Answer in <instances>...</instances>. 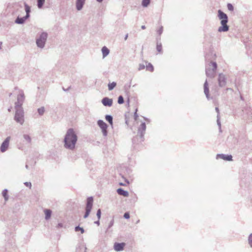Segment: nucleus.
I'll return each instance as SVG.
<instances>
[{
  "label": "nucleus",
  "mask_w": 252,
  "mask_h": 252,
  "mask_svg": "<svg viewBox=\"0 0 252 252\" xmlns=\"http://www.w3.org/2000/svg\"><path fill=\"white\" fill-rule=\"evenodd\" d=\"M78 140L76 132L73 128L68 129L63 138V147L65 149L73 150Z\"/></svg>",
  "instance_id": "1"
},
{
  "label": "nucleus",
  "mask_w": 252,
  "mask_h": 252,
  "mask_svg": "<svg viewBox=\"0 0 252 252\" xmlns=\"http://www.w3.org/2000/svg\"><path fill=\"white\" fill-rule=\"evenodd\" d=\"M218 17L221 24V26L219 27L218 31L220 32L228 31L229 28V26L227 24L228 21L227 15L222 12L221 10H218Z\"/></svg>",
  "instance_id": "2"
},
{
  "label": "nucleus",
  "mask_w": 252,
  "mask_h": 252,
  "mask_svg": "<svg viewBox=\"0 0 252 252\" xmlns=\"http://www.w3.org/2000/svg\"><path fill=\"white\" fill-rule=\"evenodd\" d=\"M48 38V33L46 32H41L36 36L35 43L37 47L40 49H43L46 43Z\"/></svg>",
  "instance_id": "3"
},
{
  "label": "nucleus",
  "mask_w": 252,
  "mask_h": 252,
  "mask_svg": "<svg viewBox=\"0 0 252 252\" xmlns=\"http://www.w3.org/2000/svg\"><path fill=\"white\" fill-rule=\"evenodd\" d=\"M217 68V63L216 62H211L206 66V74L210 78H214Z\"/></svg>",
  "instance_id": "4"
},
{
  "label": "nucleus",
  "mask_w": 252,
  "mask_h": 252,
  "mask_svg": "<svg viewBox=\"0 0 252 252\" xmlns=\"http://www.w3.org/2000/svg\"><path fill=\"white\" fill-rule=\"evenodd\" d=\"M15 109L16 111L14 116V120L21 125H23L25 122V119L24 112L23 108L15 107Z\"/></svg>",
  "instance_id": "5"
},
{
  "label": "nucleus",
  "mask_w": 252,
  "mask_h": 252,
  "mask_svg": "<svg viewBox=\"0 0 252 252\" xmlns=\"http://www.w3.org/2000/svg\"><path fill=\"white\" fill-rule=\"evenodd\" d=\"M97 124L99 127H100V128L101 129L103 135L104 137L107 136V129L108 128V125L106 124V123L103 120H99L97 121Z\"/></svg>",
  "instance_id": "6"
},
{
  "label": "nucleus",
  "mask_w": 252,
  "mask_h": 252,
  "mask_svg": "<svg viewBox=\"0 0 252 252\" xmlns=\"http://www.w3.org/2000/svg\"><path fill=\"white\" fill-rule=\"evenodd\" d=\"M25 100V95L23 92H20L19 94L17 96V101L15 103V107L22 108V105Z\"/></svg>",
  "instance_id": "7"
},
{
  "label": "nucleus",
  "mask_w": 252,
  "mask_h": 252,
  "mask_svg": "<svg viewBox=\"0 0 252 252\" xmlns=\"http://www.w3.org/2000/svg\"><path fill=\"white\" fill-rule=\"evenodd\" d=\"M11 138V137L10 136H8L4 140V141L2 142L0 147V151L1 153H4L8 149L9 147V141H10Z\"/></svg>",
  "instance_id": "8"
},
{
  "label": "nucleus",
  "mask_w": 252,
  "mask_h": 252,
  "mask_svg": "<svg viewBox=\"0 0 252 252\" xmlns=\"http://www.w3.org/2000/svg\"><path fill=\"white\" fill-rule=\"evenodd\" d=\"M218 82L220 87H224L226 84V77L225 74L220 73L218 74Z\"/></svg>",
  "instance_id": "9"
},
{
  "label": "nucleus",
  "mask_w": 252,
  "mask_h": 252,
  "mask_svg": "<svg viewBox=\"0 0 252 252\" xmlns=\"http://www.w3.org/2000/svg\"><path fill=\"white\" fill-rule=\"evenodd\" d=\"M221 159L226 161H232V156L231 155H224V154H218L217 155V159Z\"/></svg>",
  "instance_id": "10"
},
{
  "label": "nucleus",
  "mask_w": 252,
  "mask_h": 252,
  "mask_svg": "<svg viewBox=\"0 0 252 252\" xmlns=\"http://www.w3.org/2000/svg\"><path fill=\"white\" fill-rule=\"evenodd\" d=\"M146 128V126L145 123L144 122L142 123L138 129V133L139 134L141 137H142V136L144 135Z\"/></svg>",
  "instance_id": "11"
},
{
  "label": "nucleus",
  "mask_w": 252,
  "mask_h": 252,
  "mask_svg": "<svg viewBox=\"0 0 252 252\" xmlns=\"http://www.w3.org/2000/svg\"><path fill=\"white\" fill-rule=\"evenodd\" d=\"M126 244L124 243H115L114 245V249L117 252L122 251Z\"/></svg>",
  "instance_id": "12"
},
{
  "label": "nucleus",
  "mask_w": 252,
  "mask_h": 252,
  "mask_svg": "<svg viewBox=\"0 0 252 252\" xmlns=\"http://www.w3.org/2000/svg\"><path fill=\"white\" fill-rule=\"evenodd\" d=\"M86 0H76L75 6L77 10H81L85 3Z\"/></svg>",
  "instance_id": "13"
},
{
  "label": "nucleus",
  "mask_w": 252,
  "mask_h": 252,
  "mask_svg": "<svg viewBox=\"0 0 252 252\" xmlns=\"http://www.w3.org/2000/svg\"><path fill=\"white\" fill-rule=\"evenodd\" d=\"M101 102L102 104L105 106L110 107L113 104V100L111 98H109L108 97H105L103 98Z\"/></svg>",
  "instance_id": "14"
},
{
  "label": "nucleus",
  "mask_w": 252,
  "mask_h": 252,
  "mask_svg": "<svg viewBox=\"0 0 252 252\" xmlns=\"http://www.w3.org/2000/svg\"><path fill=\"white\" fill-rule=\"evenodd\" d=\"M204 94L208 99L210 98L209 95V89L207 80L205 81L203 85Z\"/></svg>",
  "instance_id": "15"
},
{
  "label": "nucleus",
  "mask_w": 252,
  "mask_h": 252,
  "mask_svg": "<svg viewBox=\"0 0 252 252\" xmlns=\"http://www.w3.org/2000/svg\"><path fill=\"white\" fill-rule=\"evenodd\" d=\"M43 212L45 215V219L46 220H49L51 217L52 211L49 209H45Z\"/></svg>",
  "instance_id": "16"
},
{
  "label": "nucleus",
  "mask_w": 252,
  "mask_h": 252,
  "mask_svg": "<svg viewBox=\"0 0 252 252\" xmlns=\"http://www.w3.org/2000/svg\"><path fill=\"white\" fill-rule=\"evenodd\" d=\"M93 203V198L92 197H90L87 199V202L86 209L92 210Z\"/></svg>",
  "instance_id": "17"
},
{
  "label": "nucleus",
  "mask_w": 252,
  "mask_h": 252,
  "mask_svg": "<svg viewBox=\"0 0 252 252\" xmlns=\"http://www.w3.org/2000/svg\"><path fill=\"white\" fill-rule=\"evenodd\" d=\"M24 6H25V10L26 11L25 17H26V18L28 19L30 16V13L31 12V7L29 5H28L26 2L24 3Z\"/></svg>",
  "instance_id": "18"
},
{
  "label": "nucleus",
  "mask_w": 252,
  "mask_h": 252,
  "mask_svg": "<svg viewBox=\"0 0 252 252\" xmlns=\"http://www.w3.org/2000/svg\"><path fill=\"white\" fill-rule=\"evenodd\" d=\"M27 19V18H26V16L23 17H20L18 16L16 19L15 22L17 24H22L25 22V21H26Z\"/></svg>",
  "instance_id": "19"
},
{
  "label": "nucleus",
  "mask_w": 252,
  "mask_h": 252,
  "mask_svg": "<svg viewBox=\"0 0 252 252\" xmlns=\"http://www.w3.org/2000/svg\"><path fill=\"white\" fill-rule=\"evenodd\" d=\"M117 193L121 195H122L124 197H127L128 195V193L127 191H125L122 188H119L117 190Z\"/></svg>",
  "instance_id": "20"
},
{
  "label": "nucleus",
  "mask_w": 252,
  "mask_h": 252,
  "mask_svg": "<svg viewBox=\"0 0 252 252\" xmlns=\"http://www.w3.org/2000/svg\"><path fill=\"white\" fill-rule=\"evenodd\" d=\"M101 52L102 53V57L103 58H105V57H107L108 55L109 54V50L106 46L103 47L101 49Z\"/></svg>",
  "instance_id": "21"
},
{
  "label": "nucleus",
  "mask_w": 252,
  "mask_h": 252,
  "mask_svg": "<svg viewBox=\"0 0 252 252\" xmlns=\"http://www.w3.org/2000/svg\"><path fill=\"white\" fill-rule=\"evenodd\" d=\"M2 195L4 197L5 201H7L9 199V196L8 195V190L7 189H4V190H3Z\"/></svg>",
  "instance_id": "22"
},
{
  "label": "nucleus",
  "mask_w": 252,
  "mask_h": 252,
  "mask_svg": "<svg viewBox=\"0 0 252 252\" xmlns=\"http://www.w3.org/2000/svg\"><path fill=\"white\" fill-rule=\"evenodd\" d=\"M23 137H24L26 142H27L28 144L31 143V142L32 141V138L29 134H24Z\"/></svg>",
  "instance_id": "23"
},
{
  "label": "nucleus",
  "mask_w": 252,
  "mask_h": 252,
  "mask_svg": "<svg viewBox=\"0 0 252 252\" xmlns=\"http://www.w3.org/2000/svg\"><path fill=\"white\" fill-rule=\"evenodd\" d=\"M105 120L112 126L113 124V117L111 115H107L105 116Z\"/></svg>",
  "instance_id": "24"
},
{
  "label": "nucleus",
  "mask_w": 252,
  "mask_h": 252,
  "mask_svg": "<svg viewBox=\"0 0 252 252\" xmlns=\"http://www.w3.org/2000/svg\"><path fill=\"white\" fill-rule=\"evenodd\" d=\"M117 85L116 82H113L112 83L108 84V88L109 91L113 90Z\"/></svg>",
  "instance_id": "25"
},
{
  "label": "nucleus",
  "mask_w": 252,
  "mask_h": 252,
  "mask_svg": "<svg viewBox=\"0 0 252 252\" xmlns=\"http://www.w3.org/2000/svg\"><path fill=\"white\" fill-rule=\"evenodd\" d=\"M37 7L39 8H41L45 2V0H37Z\"/></svg>",
  "instance_id": "26"
},
{
  "label": "nucleus",
  "mask_w": 252,
  "mask_h": 252,
  "mask_svg": "<svg viewBox=\"0 0 252 252\" xmlns=\"http://www.w3.org/2000/svg\"><path fill=\"white\" fill-rule=\"evenodd\" d=\"M151 0H142V5L143 7H147L150 3Z\"/></svg>",
  "instance_id": "27"
},
{
  "label": "nucleus",
  "mask_w": 252,
  "mask_h": 252,
  "mask_svg": "<svg viewBox=\"0 0 252 252\" xmlns=\"http://www.w3.org/2000/svg\"><path fill=\"white\" fill-rule=\"evenodd\" d=\"M37 112L40 116H42L45 112V108L44 107H41L37 109Z\"/></svg>",
  "instance_id": "28"
},
{
  "label": "nucleus",
  "mask_w": 252,
  "mask_h": 252,
  "mask_svg": "<svg viewBox=\"0 0 252 252\" xmlns=\"http://www.w3.org/2000/svg\"><path fill=\"white\" fill-rule=\"evenodd\" d=\"M216 110L218 112V116H217V118H218V120H217V123H218V126H219L220 129V117H219V108H218V107H216Z\"/></svg>",
  "instance_id": "29"
},
{
  "label": "nucleus",
  "mask_w": 252,
  "mask_h": 252,
  "mask_svg": "<svg viewBox=\"0 0 252 252\" xmlns=\"http://www.w3.org/2000/svg\"><path fill=\"white\" fill-rule=\"evenodd\" d=\"M146 69L147 70H149L150 71H153V70L154 69V67H153V65L151 63H148L146 65Z\"/></svg>",
  "instance_id": "30"
},
{
  "label": "nucleus",
  "mask_w": 252,
  "mask_h": 252,
  "mask_svg": "<svg viewBox=\"0 0 252 252\" xmlns=\"http://www.w3.org/2000/svg\"><path fill=\"white\" fill-rule=\"evenodd\" d=\"M157 50L160 53L162 51V45L160 42H157Z\"/></svg>",
  "instance_id": "31"
},
{
  "label": "nucleus",
  "mask_w": 252,
  "mask_h": 252,
  "mask_svg": "<svg viewBox=\"0 0 252 252\" xmlns=\"http://www.w3.org/2000/svg\"><path fill=\"white\" fill-rule=\"evenodd\" d=\"M248 244L252 248V233L250 234L248 237Z\"/></svg>",
  "instance_id": "32"
},
{
  "label": "nucleus",
  "mask_w": 252,
  "mask_h": 252,
  "mask_svg": "<svg viewBox=\"0 0 252 252\" xmlns=\"http://www.w3.org/2000/svg\"><path fill=\"white\" fill-rule=\"evenodd\" d=\"M75 231H80L81 233L83 234L84 232V230L83 228L80 227L79 226H76L75 227Z\"/></svg>",
  "instance_id": "33"
},
{
  "label": "nucleus",
  "mask_w": 252,
  "mask_h": 252,
  "mask_svg": "<svg viewBox=\"0 0 252 252\" xmlns=\"http://www.w3.org/2000/svg\"><path fill=\"white\" fill-rule=\"evenodd\" d=\"M91 212V210L86 209V213L84 216V218H87V217H88V216L90 214Z\"/></svg>",
  "instance_id": "34"
},
{
  "label": "nucleus",
  "mask_w": 252,
  "mask_h": 252,
  "mask_svg": "<svg viewBox=\"0 0 252 252\" xmlns=\"http://www.w3.org/2000/svg\"><path fill=\"white\" fill-rule=\"evenodd\" d=\"M118 102L119 104H123L124 103V98L123 96L121 95L118 97Z\"/></svg>",
  "instance_id": "35"
},
{
  "label": "nucleus",
  "mask_w": 252,
  "mask_h": 252,
  "mask_svg": "<svg viewBox=\"0 0 252 252\" xmlns=\"http://www.w3.org/2000/svg\"><path fill=\"white\" fill-rule=\"evenodd\" d=\"M101 212L100 209H98L96 213V216L98 220L100 219L101 218Z\"/></svg>",
  "instance_id": "36"
},
{
  "label": "nucleus",
  "mask_w": 252,
  "mask_h": 252,
  "mask_svg": "<svg viewBox=\"0 0 252 252\" xmlns=\"http://www.w3.org/2000/svg\"><path fill=\"white\" fill-rule=\"evenodd\" d=\"M227 8L231 11H232V10L234 9V7L233 6V5L231 3H228L227 4Z\"/></svg>",
  "instance_id": "37"
},
{
  "label": "nucleus",
  "mask_w": 252,
  "mask_h": 252,
  "mask_svg": "<svg viewBox=\"0 0 252 252\" xmlns=\"http://www.w3.org/2000/svg\"><path fill=\"white\" fill-rule=\"evenodd\" d=\"M145 67V65L144 64H139L138 68V69L139 70H142V69H144Z\"/></svg>",
  "instance_id": "38"
},
{
  "label": "nucleus",
  "mask_w": 252,
  "mask_h": 252,
  "mask_svg": "<svg viewBox=\"0 0 252 252\" xmlns=\"http://www.w3.org/2000/svg\"><path fill=\"white\" fill-rule=\"evenodd\" d=\"M63 227V223H62V222H59L58 224L57 225V229H60Z\"/></svg>",
  "instance_id": "39"
},
{
  "label": "nucleus",
  "mask_w": 252,
  "mask_h": 252,
  "mask_svg": "<svg viewBox=\"0 0 252 252\" xmlns=\"http://www.w3.org/2000/svg\"><path fill=\"white\" fill-rule=\"evenodd\" d=\"M162 32H163V28L161 27V28H160V29L157 31V32L159 34V35H160L162 33Z\"/></svg>",
  "instance_id": "40"
},
{
  "label": "nucleus",
  "mask_w": 252,
  "mask_h": 252,
  "mask_svg": "<svg viewBox=\"0 0 252 252\" xmlns=\"http://www.w3.org/2000/svg\"><path fill=\"white\" fill-rule=\"evenodd\" d=\"M124 217L126 219H129L130 217L129 214L128 213H125L124 215Z\"/></svg>",
  "instance_id": "41"
},
{
  "label": "nucleus",
  "mask_w": 252,
  "mask_h": 252,
  "mask_svg": "<svg viewBox=\"0 0 252 252\" xmlns=\"http://www.w3.org/2000/svg\"><path fill=\"white\" fill-rule=\"evenodd\" d=\"M24 184L27 187H29L30 188H31L32 184L31 182H25Z\"/></svg>",
  "instance_id": "42"
},
{
  "label": "nucleus",
  "mask_w": 252,
  "mask_h": 252,
  "mask_svg": "<svg viewBox=\"0 0 252 252\" xmlns=\"http://www.w3.org/2000/svg\"><path fill=\"white\" fill-rule=\"evenodd\" d=\"M94 223L99 226L100 224L99 220L98 219L97 221H94Z\"/></svg>",
  "instance_id": "43"
},
{
  "label": "nucleus",
  "mask_w": 252,
  "mask_h": 252,
  "mask_svg": "<svg viewBox=\"0 0 252 252\" xmlns=\"http://www.w3.org/2000/svg\"><path fill=\"white\" fill-rule=\"evenodd\" d=\"M141 29H142V30H145V29H146V27H145V25H142V26H141Z\"/></svg>",
  "instance_id": "44"
},
{
  "label": "nucleus",
  "mask_w": 252,
  "mask_h": 252,
  "mask_svg": "<svg viewBox=\"0 0 252 252\" xmlns=\"http://www.w3.org/2000/svg\"><path fill=\"white\" fill-rule=\"evenodd\" d=\"M134 116H135V120H137V118L138 117V116L137 115L136 113H135Z\"/></svg>",
  "instance_id": "45"
},
{
  "label": "nucleus",
  "mask_w": 252,
  "mask_h": 252,
  "mask_svg": "<svg viewBox=\"0 0 252 252\" xmlns=\"http://www.w3.org/2000/svg\"><path fill=\"white\" fill-rule=\"evenodd\" d=\"M2 42L0 41V50L2 49Z\"/></svg>",
  "instance_id": "46"
},
{
  "label": "nucleus",
  "mask_w": 252,
  "mask_h": 252,
  "mask_svg": "<svg viewBox=\"0 0 252 252\" xmlns=\"http://www.w3.org/2000/svg\"><path fill=\"white\" fill-rule=\"evenodd\" d=\"M113 225V222L111 221L109 225V228L111 227Z\"/></svg>",
  "instance_id": "47"
},
{
  "label": "nucleus",
  "mask_w": 252,
  "mask_h": 252,
  "mask_svg": "<svg viewBox=\"0 0 252 252\" xmlns=\"http://www.w3.org/2000/svg\"><path fill=\"white\" fill-rule=\"evenodd\" d=\"M103 0H96V1L99 3L102 2Z\"/></svg>",
  "instance_id": "48"
},
{
  "label": "nucleus",
  "mask_w": 252,
  "mask_h": 252,
  "mask_svg": "<svg viewBox=\"0 0 252 252\" xmlns=\"http://www.w3.org/2000/svg\"><path fill=\"white\" fill-rule=\"evenodd\" d=\"M127 37H128V34H127L126 35V36L125 37V39L126 40L127 39Z\"/></svg>",
  "instance_id": "49"
},
{
  "label": "nucleus",
  "mask_w": 252,
  "mask_h": 252,
  "mask_svg": "<svg viewBox=\"0 0 252 252\" xmlns=\"http://www.w3.org/2000/svg\"><path fill=\"white\" fill-rule=\"evenodd\" d=\"M26 168H27V169H29V166H28V165H26Z\"/></svg>",
  "instance_id": "50"
},
{
  "label": "nucleus",
  "mask_w": 252,
  "mask_h": 252,
  "mask_svg": "<svg viewBox=\"0 0 252 252\" xmlns=\"http://www.w3.org/2000/svg\"><path fill=\"white\" fill-rule=\"evenodd\" d=\"M232 89L231 88H227V90H231Z\"/></svg>",
  "instance_id": "51"
},
{
  "label": "nucleus",
  "mask_w": 252,
  "mask_h": 252,
  "mask_svg": "<svg viewBox=\"0 0 252 252\" xmlns=\"http://www.w3.org/2000/svg\"><path fill=\"white\" fill-rule=\"evenodd\" d=\"M11 110V107L10 108H9V109H8V111H9V112H10V110Z\"/></svg>",
  "instance_id": "52"
},
{
  "label": "nucleus",
  "mask_w": 252,
  "mask_h": 252,
  "mask_svg": "<svg viewBox=\"0 0 252 252\" xmlns=\"http://www.w3.org/2000/svg\"><path fill=\"white\" fill-rule=\"evenodd\" d=\"M85 252H86L87 248H86V247H85Z\"/></svg>",
  "instance_id": "53"
}]
</instances>
